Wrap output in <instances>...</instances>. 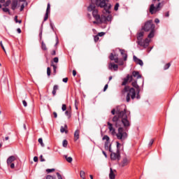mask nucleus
<instances>
[{
	"mask_svg": "<svg viewBox=\"0 0 179 179\" xmlns=\"http://www.w3.org/2000/svg\"><path fill=\"white\" fill-rule=\"evenodd\" d=\"M153 142H155V140L151 139L150 143H149V146H152V145H153Z\"/></svg>",
	"mask_w": 179,
	"mask_h": 179,
	"instance_id": "obj_53",
	"label": "nucleus"
},
{
	"mask_svg": "<svg viewBox=\"0 0 179 179\" xmlns=\"http://www.w3.org/2000/svg\"><path fill=\"white\" fill-rule=\"evenodd\" d=\"M150 34H148V38H153L155 37V29L150 31Z\"/></svg>",
	"mask_w": 179,
	"mask_h": 179,
	"instance_id": "obj_26",
	"label": "nucleus"
},
{
	"mask_svg": "<svg viewBox=\"0 0 179 179\" xmlns=\"http://www.w3.org/2000/svg\"><path fill=\"white\" fill-rule=\"evenodd\" d=\"M170 16V13L168 11L165 13V17H169Z\"/></svg>",
	"mask_w": 179,
	"mask_h": 179,
	"instance_id": "obj_59",
	"label": "nucleus"
},
{
	"mask_svg": "<svg viewBox=\"0 0 179 179\" xmlns=\"http://www.w3.org/2000/svg\"><path fill=\"white\" fill-rule=\"evenodd\" d=\"M131 85L133 86V87H134L136 90H141V88L139 87V85H138V83H136V81H131Z\"/></svg>",
	"mask_w": 179,
	"mask_h": 179,
	"instance_id": "obj_24",
	"label": "nucleus"
},
{
	"mask_svg": "<svg viewBox=\"0 0 179 179\" xmlns=\"http://www.w3.org/2000/svg\"><path fill=\"white\" fill-rule=\"evenodd\" d=\"M105 150H108L110 153L113 152V150H111V145H110V147L105 146Z\"/></svg>",
	"mask_w": 179,
	"mask_h": 179,
	"instance_id": "obj_35",
	"label": "nucleus"
},
{
	"mask_svg": "<svg viewBox=\"0 0 179 179\" xmlns=\"http://www.w3.org/2000/svg\"><path fill=\"white\" fill-rule=\"evenodd\" d=\"M40 161H41V162H45V159H43V155H41V156H40Z\"/></svg>",
	"mask_w": 179,
	"mask_h": 179,
	"instance_id": "obj_55",
	"label": "nucleus"
},
{
	"mask_svg": "<svg viewBox=\"0 0 179 179\" xmlns=\"http://www.w3.org/2000/svg\"><path fill=\"white\" fill-rule=\"evenodd\" d=\"M120 51L121 55H122V57L124 58V61H127V58L128 55H127V52H125V50L120 49Z\"/></svg>",
	"mask_w": 179,
	"mask_h": 179,
	"instance_id": "obj_22",
	"label": "nucleus"
},
{
	"mask_svg": "<svg viewBox=\"0 0 179 179\" xmlns=\"http://www.w3.org/2000/svg\"><path fill=\"white\" fill-rule=\"evenodd\" d=\"M116 136L117 139H120V141H122L127 139V138L128 137V134H127V132H125L123 127H119L118 132L116 134Z\"/></svg>",
	"mask_w": 179,
	"mask_h": 179,
	"instance_id": "obj_8",
	"label": "nucleus"
},
{
	"mask_svg": "<svg viewBox=\"0 0 179 179\" xmlns=\"http://www.w3.org/2000/svg\"><path fill=\"white\" fill-rule=\"evenodd\" d=\"M99 39L100 38L98 36V35L95 36L94 38L95 43H97V41H99Z\"/></svg>",
	"mask_w": 179,
	"mask_h": 179,
	"instance_id": "obj_41",
	"label": "nucleus"
},
{
	"mask_svg": "<svg viewBox=\"0 0 179 179\" xmlns=\"http://www.w3.org/2000/svg\"><path fill=\"white\" fill-rule=\"evenodd\" d=\"M50 9H51V5L50 4V3H48L47 9H46V13H45L44 20H43L44 22H46V20H48V15H50Z\"/></svg>",
	"mask_w": 179,
	"mask_h": 179,
	"instance_id": "obj_14",
	"label": "nucleus"
},
{
	"mask_svg": "<svg viewBox=\"0 0 179 179\" xmlns=\"http://www.w3.org/2000/svg\"><path fill=\"white\" fill-rule=\"evenodd\" d=\"M63 148H66L68 146V141L64 140L62 143Z\"/></svg>",
	"mask_w": 179,
	"mask_h": 179,
	"instance_id": "obj_32",
	"label": "nucleus"
},
{
	"mask_svg": "<svg viewBox=\"0 0 179 179\" xmlns=\"http://www.w3.org/2000/svg\"><path fill=\"white\" fill-rule=\"evenodd\" d=\"M107 89H108V85L106 84L103 88V92H106V90H107Z\"/></svg>",
	"mask_w": 179,
	"mask_h": 179,
	"instance_id": "obj_56",
	"label": "nucleus"
},
{
	"mask_svg": "<svg viewBox=\"0 0 179 179\" xmlns=\"http://www.w3.org/2000/svg\"><path fill=\"white\" fill-rule=\"evenodd\" d=\"M170 66H171V64H170V63L166 64L164 67V71H167V69H169V68H170Z\"/></svg>",
	"mask_w": 179,
	"mask_h": 179,
	"instance_id": "obj_33",
	"label": "nucleus"
},
{
	"mask_svg": "<svg viewBox=\"0 0 179 179\" xmlns=\"http://www.w3.org/2000/svg\"><path fill=\"white\" fill-rule=\"evenodd\" d=\"M46 179H54V177H52L51 175H48L46 176Z\"/></svg>",
	"mask_w": 179,
	"mask_h": 179,
	"instance_id": "obj_52",
	"label": "nucleus"
},
{
	"mask_svg": "<svg viewBox=\"0 0 179 179\" xmlns=\"http://www.w3.org/2000/svg\"><path fill=\"white\" fill-rule=\"evenodd\" d=\"M155 24H153V21L150 20L145 23L141 29L144 31H151L152 30H155Z\"/></svg>",
	"mask_w": 179,
	"mask_h": 179,
	"instance_id": "obj_7",
	"label": "nucleus"
},
{
	"mask_svg": "<svg viewBox=\"0 0 179 179\" xmlns=\"http://www.w3.org/2000/svg\"><path fill=\"white\" fill-rule=\"evenodd\" d=\"M46 171L47 173H52L53 171H55V169H47Z\"/></svg>",
	"mask_w": 179,
	"mask_h": 179,
	"instance_id": "obj_46",
	"label": "nucleus"
},
{
	"mask_svg": "<svg viewBox=\"0 0 179 179\" xmlns=\"http://www.w3.org/2000/svg\"><path fill=\"white\" fill-rule=\"evenodd\" d=\"M104 34H106V33H104V32H99L98 34V36L99 37H103V36H104Z\"/></svg>",
	"mask_w": 179,
	"mask_h": 179,
	"instance_id": "obj_48",
	"label": "nucleus"
},
{
	"mask_svg": "<svg viewBox=\"0 0 179 179\" xmlns=\"http://www.w3.org/2000/svg\"><path fill=\"white\" fill-rule=\"evenodd\" d=\"M47 75L48 76H50L51 75V69L50 67L47 68Z\"/></svg>",
	"mask_w": 179,
	"mask_h": 179,
	"instance_id": "obj_36",
	"label": "nucleus"
},
{
	"mask_svg": "<svg viewBox=\"0 0 179 179\" xmlns=\"http://www.w3.org/2000/svg\"><path fill=\"white\" fill-rule=\"evenodd\" d=\"M1 47L2 50H3L4 52H6V50H5V47L3 46V44L2 43V41L0 42Z\"/></svg>",
	"mask_w": 179,
	"mask_h": 179,
	"instance_id": "obj_45",
	"label": "nucleus"
},
{
	"mask_svg": "<svg viewBox=\"0 0 179 179\" xmlns=\"http://www.w3.org/2000/svg\"><path fill=\"white\" fill-rule=\"evenodd\" d=\"M150 42V40L148 38H145V41H142V44H140L139 45L141 47H143V48H147V47H149V43Z\"/></svg>",
	"mask_w": 179,
	"mask_h": 179,
	"instance_id": "obj_15",
	"label": "nucleus"
},
{
	"mask_svg": "<svg viewBox=\"0 0 179 179\" xmlns=\"http://www.w3.org/2000/svg\"><path fill=\"white\" fill-rule=\"evenodd\" d=\"M64 158L66 159V162H68V163H72V161L73 160L71 157H68V155H64Z\"/></svg>",
	"mask_w": 179,
	"mask_h": 179,
	"instance_id": "obj_27",
	"label": "nucleus"
},
{
	"mask_svg": "<svg viewBox=\"0 0 179 179\" xmlns=\"http://www.w3.org/2000/svg\"><path fill=\"white\" fill-rule=\"evenodd\" d=\"M110 61H115V64H118V55H113V53L110 54L109 56Z\"/></svg>",
	"mask_w": 179,
	"mask_h": 179,
	"instance_id": "obj_17",
	"label": "nucleus"
},
{
	"mask_svg": "<svg viewBox=\"0 0 179 179\" xmlns=\"http://www.w3.org/2000/svg\"><path fill=\"white\" fill-rule=\"evenodd\" d=\"M109 0H91V2H95L96 6L99 8H103L106 13H110L111 9V4L106 2H108Z\"/></svg>",
	"mask_w": 179,
	"mask_h": 179,
	"instance_id": "obj_3",
	"label": "nucleus"
},
{
	"mask_svg": "<svg viewBox=\"0 0 179 179\" xmlns=\"http://www.w3.org/2000/svg\"><path fill=\"white\" fill-rule=\"evenodd\" d=\"M63 82L64 83H68V78H63Z\"/></svg>",
	"mask_w": 179,
	"mask_h": 179,
	"instance_id": "obj_57",
	"label": "nucleus"
},
{
	"mask_svg": "<svg viewBox=\"0 0 179 179\" xmlns=\"http://www.w3.org/2000/svg\"><path fill=\"white\" fill-rule=\"evenodd\" d=\"M80 176L83 179H86V173L83 171H80Z\"/></svg>",
	"mask_w": 179,
	"mask_h": 179,
	"instance_id": "obj_29",
	"label": "nucleus"
},
{
	"mask_svg": "<svg viewBox=\"0 0 179 179\" xmlns=\"http://www.w3.org/2000/svg\"><path fill=\"white\" fill-rule=\"evenodd\" d=\"M103 140L106 141V142H108V141H110V137H108V136H104L103 137Z\"/></svg>",
	"mask_w": 179,
	"mask_h": 179,
	"instance_id": "obj_37",
	"label": "nucleus"
},
{
	"mask_svg": "<svg viewBox=\"0 0 179 179\" xmlns=\"http://www.w3.org/2000/svg\"><path fill=\"white\" fill-rule=\"evenodd\" d=\"M66 129H68V125L65 124L64 127L62 126L60 128V132L62 134H64V132H65V134H68V130Z\"/></svg>",
	"mask_w": 179,
	"mask_h": 179,
	"instance_id": "obj_23",
	"label": "nucleus"
},
{
	"mask_svg": "<svg viewBox=\"0 0 179 179\" xmlns=\"http://www.w3.org/2000/svg\"><path fill=\"white\" fill-rule=\"evenodd\" d=\"M88 12H92L93 17L96 20H100V15H99V10H97V4L96 2L91 1L90 6L87 8Z\"/></svg>",
	"mask_w": 179,
	"mask_h": 179,
	"instance_id": "obj_4",
	"label": "nucleus"
},
{
	"mask_svg": "<svg viewBox=\"0 0 179 179\" xmlns=\"http://www.w3.org/2000/svg\"><path fill=\"white\" fill-rule=\"evenodd\" d=\"M115 113L117 114L116 115ZM111 113L113 115H115L112 121L115 122L116 127L123 125L125 129H128L129 127H131V122L127 115V107L125 106H118L116 111L115 109H113Z\"/></svg>",
	"mask_w": 179,
	"mask_h": 179,
	"instance_id": "obj_1",
	"label": "nucleus"
},
{
	"mask_svg": "<svg viewBox=\"0 0 179 179\" xmlns=\"http://www.w3.org/2000/svg\"><path fill=\"white\" fill-rule=\"evenodd\" d=\"M112 68L114 69V71H118V65L117 64H113Z\"/></svg>",
	"mask_w": 179,
	"mask_h": 179,
	"instance_id": "obj_39",
	"label": "nucleus"
},
{
	"mask_svg": "<svg viewBox=\"0 0 179 179\" xmlns=\"http://www.w3.org/2000/svg\"><path fill=\"white\" fill-rule=\"evenodd\" d=\"M156 2H159L157 3V7L155 6V5H156ZM152 3H153L151 4L150 7V13L151 15H153L155 12H159V10H160V9H162L164 5V3L160 2V0H152Z\"/></svg>",
	"mask_w": 179,
	"mask_h": 179,
	"instance_id": "obj_5",
	"label": "nucleus"
},
{
	"mask_svg": "<svg viewBox=\"0 0 179 179\" xmlns=\"http://www.w3.org/2000/svg\"><path fill=\"white\" fill-rule=\"evenodd\" d=\"M155 23H160V20H159L158 18H156V19L155 20Z\"/></svg>",
	"mask_w": 179,
	"mask_h": 179,
	"instance_id": "obj_62",
	"label": "nucleus"
},
{
	"mask_svg": "<svg viewBox=\"0 0 179 179\" xmlns=\"http://www.w3.org/2000/svg\"><path fill=\"white\" fill-rule=\"evenodd\" d=\"M145 35V31L141 29L138 33H137V44L139 45L140 44H142V42L143 41V36Z\"/></svg>",
	"mask_w": 179,
	"mask_h": 179,
	"instance_id": "obj_11",
	"label": "nucleus"
},
{
	"mask_svg": "<svg viewBox=\"0 0 179 179\" xmlns=\"http://www.w3.org/2000/svg\"><path fill=\"white\" fill-rule=\"evenodd\" d=\"M127 92L126 96V101L127 103H129L131 100H134L135 97H136V91L134 87H131L129 86H125L123 89V93Z\"/></svg>",
	"mask_w": 179,
	"mask_h": 179,
	"instance_id": "obj_2",
	"label": "nucleus"
},
{
	"mask_svg": "<svg viewBox=\"0 0 179 179\" xmlns=\"http://www.w3.org/2000/svg\"><path fill=\"white\" fill-rule=\"evenodd\" d=\"M110 145H111V144H110V141L105 142V146L110 147Z\"/></svg>",
	"mask_w": 179,
	"mask_h": 179,
	"instance_id": "obj_54",
	"label": "nucleus"
},
{
	"mask_svg": "<svg viewBox=\"0 0 179 179\" xmlns=\"http://www.w3.org/2000/svg\"><path fill=\"white\" fill-rule=\"evenodd\" d=\"M38 142L40 143L42 148H44L45 145H44V143H43V138H38Z\"/></svg>",
	"mask_w": 179,
	"mask_h": 179,
	"instance_id": "obj_31",
	"label": "nucleus"
},
{
	"mask_svg": "<svg viewBox=\"0 0 179 179\" xmlns=\"http://www.w3.org/2000/svg\"><path fill=\"white\" fill-rule=\"evenodd\" d=\"M53 69L57 70V66L55 64H52Z\"/></svg>",
	"mask_w": 179,
	"mask_h": 179,
	"instance_id": "obj_64",
	"label": "nucleus"
},
{
	"mask_svg": "<svg viewBox=\"0 0 179 179\" xmlns=\"http://www.w3.org/2000/svg\"><path fill=\"white\" fill-rule=\"evenodd\" d=\"M73 76H76V71L73 70Z\"/></svg>",
	"mask_w": 179,
	"mask_h": 179,
	"instance_id": "obj_63",
	"label": "nucleus"
},
{
	"mask_svg": "<svg viewBox=\"0 0 179 179\" xmlns=\"http://www.w3.org/2000/svg\"><path fill=\"white\" fill-rule=\"evenodd\" d=\"M3 12H8V13H9V8H3Z\"/></svg>",
	"mask_w": 179,
	"mask_h": 179,
	"instance_id": "obj_50",
	"label": "nucleus"
},
{
	"mask_svg": "<svg viewBox=\"0 0 179 179\" xmlns=\"http://www.w3.org/2000/svg\"><path fill=\"white\" fill-rule=\"evenodd\" d=\"M118 8H120V3H117L114 7V10H118Z\"/></svg>",
	"mask_w": 179,
	"mask_h": 179,
	"instance_id": "obj_40",
	"label": "nucleus"
},
{
	"mask_svg": "<svg viewBox=\"0 0 179 179\" xmlns=\"http://www.w3.org/2000/svg\"><path fill=\"white\" fill-rule=\"evenodd\" d=\"M56 174L57 176L58 179H62V176H61V174L57 172Z\"/></svg>",
	"mask_w": 179,
	"mask_h": 179,
	"instance_id": "obj_49",
	"label": "nucleus"
},
{
	"mask_svg": "<svg viewBox=\"0 0 179 179\" xmlns=\"http://www.w3.org/2000/svg\"><path fill=\"white\" fill-rule=\"evenodd\" d=\"M20 6V12L24 9V3H20L18 0H13L11 2V9L12 10H15V9H17Z\"/></svg>",
	"mask_w": 179,
	"mask_h": 179,
	"instance_id": "obj_9",
	"label": "nucleus"
},
{
	"mask_svg": "<svg viewBox=\"0 0 179 179\" xmlns=\"http://www.w3.org/2000/svg\"><path fill=\"white\" fill-rule=\"evenodd\" d=\"M129 164V159L124 157L122 161V167H125V166H128Z\"/></svg>",
	"mask_w": 179,
	"mask_h": 179,
	"instance_id": "obj_20",
	"label": "nucleus"
},
{
	"mask_svg": "<svg viewBox=\"0 0 179 179\" xmlns=\"http://www.w3.org/2000/svg\"><path fill=\"white\" fill-rule=\"evenodd\" d=\"M34 162H38V157H34Z\"/></svg>",
	"mask_w": 179,
	"mask_h": 179,
	"instance_id": "obj_58",
	"label": "nucleus"
},
{
	"mask_svg": "<svg viewBox=\"0 0 179 179\" xmlns=\"http://www.w3.org/2000/svg\"><path fill=\"white\" fill-rule=\"evenodd\" d=\"M80 134V131L79 129L76 130L74 132V141H76L78 139H79V135Z\"/></svg>",
	"mask_w": 179,
	"mask_h": 179,
	"instance_id": "obj_21",
	"label": "nucleus"
},
{
	"mask_svg": "<svg viewBox=\"0 0 179 179\" xmlns=\"http://www.w3.org/2000/svg\"><path fill=\"white\" fill-rule=\"evenodd\" d=\"M16 159H17V157L15 155L10 156L7 159V165L10 166V169H15V163H13V162H15Z\"/></svg>",
	"mask_w": 179,
	"mask_h": 179,
	"instance_id": "obj_10",
	"label": "nucleus"
},
{
	"mask_svg": "<svg viewBox=\"0 0 179 179\" xmlns=\"http://www.w3.org/2000/svg\"><path fill=\"white\" fill-rule=\"evenodd\" d=\"M110 159L111 160H117L120 161L121 159V154H120V151H117L116 152H110Z\"/></svg>",
	"mask_w": 179,
	"mask_h": 179,
	"instance_id": "obj_12",
	"label": "nucleus"
},
{
	"mask_svg": "<svg viewBox=\"0 0 179 179\" xmlns=\"http://www.w3.org/2000/svg\"><path fill=\"white\" fill-rule=\"evenodd\" d=\"M136 92V99L139 100V99H141V95L139 94V93H141V90H138Z\"/></svg>",
	"mask_w": 179,
	"mask_h": 179,
	"instance_id": "obj_30",
	"label": "nucleus"
},
{
	"mask_svg": "<svg viewBox=\"0 0 179 179\" xmlns=\"http://www.w3.org/2000/svg\"><path fill=\"white\" fill-rule=\"evenodd\" d=\"M51 55H57V52H55V50H52Z\"/></svg>",
	"mask_w": 179,
	"mask_h": 179,
	"instance_id": "obj_61",
	"label": "nucleus"
},
{
	"mask_svg": "<svg viewBox=\"0 0 179 179\" xmlns=\"http://www.w3.org/2000/svg\"><path fill=\"white\" fill-rule=\"evenodd\" d=\"M103 17H104V21L105 22H111V19L113 18V17L111 16V15L110 13H111V11H110V13H106L105 11V8L103 10Z\"/></svg>",
	"mask_w": 179,
	"mask_h": 179,
	"instance_id": "obj_13",
	"label": "nucleus"
},
{
	"mask_svg": "<svg viewBox=\"0 0 179 179\" xmlns=\"http://www.w3.org/2000/svg\"><path fill=\"white\" fill-rule=\"evenodd\" d=\"M113 65H114V64L110 63L109 65H108V69H113Z\"/></svg>",
	"mask_w": 179,
	"mask_h": 179,
	"instance_id": "obj_51",
	"label": "nucleus"
},
{
	"mask_svg": "<svg viewBox=\"0 0 179 179\" xmlns=\"http://www.w3.org/2000/svg\"><path fill=\"white\" fill-rule=\"evenodd\" d=\"M22 104L24 107H27V101H26V100L22 101Z\"/></svg>",
	"mask_w": 179,
	"mask_h": 179,
	"instance_id": "obj_47",
	"label": "nucleus"
},
{
	"mask_svg": "<svg viewBox=\"0 0 179 179\" xmlns=\"http://www.w3.org/2000/svg\"><path fill=\"white\" fill-rule=\"evenodd\" d=\"M115 173H117L116 170H113V168H110L109 178L115 179Z\"/></svg>",
	"mask_w": 179,
	"mask_h": 179,
	"instance_id": "obj_18",
	"label": "nucleus"
},
{
	"mask_svg": "<svg viewBox=\"0 0 179 179\" xmlns=\"http://www.w3.org/2000/svg\"><path fill=\"white\" fill-rule=\"evenodd\" d=\"M59 87L57 85H54L53 90L52 92L53 96H55V94H57V90H58Z\"/></svg>",
	"mask_w": 179,
	"mask_h": 179,
	"instance_id": "obj_25",
	"label": "nucleus"
},
{
	"mask_svg": "<svg viewBox=\"0 0 179 179\" xmlns=\"http://www.w3.org/2000/svg\"><path fill=\"white\" fill-rule=\"evenodd\" d=\"M134 78H136V79H141L142 76L139 74V71H133L131 76L127 75V78L124 79V81L122 83V86H125L128 82H132V80H134Z\"/></svg>",
	"mask_w": 179,
	"mask_h": 179,
	"instance_id": "obj_6",
	"label": "nucleus"
},
{
	"mask_svg": "<svg viewBox=\"0 0 179 179\" xmlns=\"http://www.w3.org/2000/svg\"><path fill=\"white\" fill-rule=\"evenodd\" d=\"M133 59L134 62H136V64H138L141 66H143V62L141 60V59H138V57H136V56H134Z\"/></svg>",
	"mask_w": 179,
	"mask_h": 179,
	"instance_id": "obj_19",
	"label": "nucleus"
},
{
	"mask_svg": "<svg viewBox=\"0 0 179 179\" xmlns=\"http://www.w3.org/2000/svg\"><path fill=\"white\" fill-rule=\"evenodd\" d=\"M53 115H54L55 118H57V117H58L57 112H53Z\"/></svg>",
	"mask_w": 179,
	"mask_h": 179,
	"instance_id": "obj_60",
	"label": "nucleus"
},
{
	"mask_svg": "<svg viewBox=\"0 0 179 179\" xmlns=\"http://www.w3.org/2000/svg\"><path fill=\"white\" fill-rule=\"evenodd\" d=\"M42 50H47V46H45V43H44L43 42H42Z\"/></svg>",
	"mask_w": 179,
	"mask_h": 179,
	"instance_id": "obj_43",
	"label": "nucleus"
},
{
	"mask_svg": "<svg viewBox=\"0 0 179 179\" xmlns=\"http://www.w3.org/2000/svg\"><path fill=\"white\" fill-rule=\"evenodd\" d=\"M116 143H117V151L120 152V149H121V143H120L118 141H117Z\"/></svg>",
	"mask_w": 179,
	"mask_h": 179,
	"instance_id": "obj_34",
	"label": "nucleus"
},
{
	"mask_svg": "<svg viewBox=\"0 0 179 179\" xmlns=\"http://www.w3.org/2000/svg\"><path fill=\"white\" fill-rule=\"evenodd\" d=\"M65 114L68 117V118H71V109H68L67 110H66Z\"/></svg>",
	"mask_w": 179,
	"mask_h": 179,
	"instance_id": "obj_28",
	"label": "nucleus"
},
{
	"mask_svg": "<svg viewBox=\"0 0 179 179\" xmlns=\"http://www.w3.org/2000/svg\"><path fill=\"white\" fill-rule=\"evenodd\" d=\"M9 5H10V0L7 1L3 4V6L6 7V6H9Z\"/></svg>",
	"mask_w": 179,
	"mask_h": 179,
	"instance_id": "obj_38",
	"label": "nucleus"
},
{
	"mask_svg": "<svg viewBox=\"0 0 179 179\" xmlns=\"http://www.w3.org/2000/svg\"><path fill=\"white\" fill-rule=\"evenodd\" d=\"M59 62V59H58V57H55L53 59V62H55V64H58Z\"/></svg>",
	"mask_w": 179,
	"mask_h": 179,
	"instance_id": "obj_42",
	"label": "nucleus"
},
{
	"mask_svg": "<svg viewBox=\"0 0 179 179\" xmlns=\"http://www.w3.org/2000/svg\"><path fill=\"white\" fill-rule=\"evenodd\" d=\"M108 126V129L112 135H115V129L113 127V124H111L110 122H107Z\"/></svg>",
	"mask_w": 179,
	"mask_h": 179,
	"instance_id": "obj_16",
	"label": "nucleus"
},
{
	"mask_svg": "<svg viewBox=\"0 0 179 179\" xmlns=\"http://www.w3.org/2000/svg\"><path fill=\"white\" fill-rule=\"evenodd\" d=\"M62 111H66V104L62 105Z\"/></svg>",
	"mask_w": 179,
	"mask_h": 179,
	"instance_id": "obj_44",
	"label": "nucleus"
}]
</instances>
